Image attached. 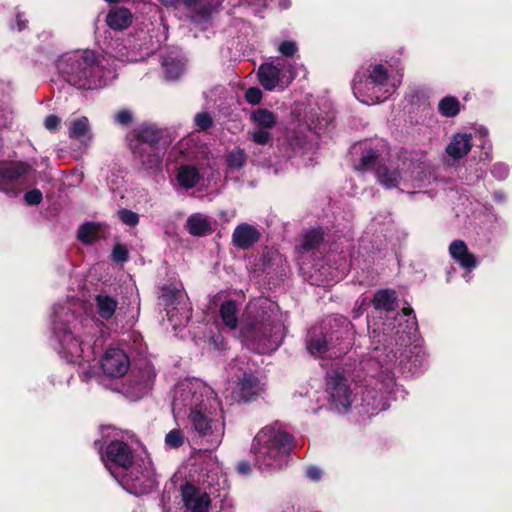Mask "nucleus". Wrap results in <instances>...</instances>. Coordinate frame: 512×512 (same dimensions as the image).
I'll list each match as a JSON object with an SVG mask.
<instances>
[{"mask_svg": "<svg viewBox=\"0 0 512 512\" xmlns=\"http://www.w3.org/2000/svg\"><path fill=\"white\" fill-rule=\"evenodd\" d=\"M184 480H214L218 477V466L211 461H199L189 465Z\"/></svg>", "mask_w": 512, "mask_h": 512, "instance_id": "nucleus-14", "label": "nucleus"}, {"mask_svg": "<svg viewBox=\"0 0 512 512\" xmlns=\"http://www.w3.org/2000/svg\"><path fill=\"white\" fill-rule=\"evenodd\" d=\"M215 2L213 3L214 6H217L219 5L223 0H214Z\"/></svg>", "mask_w": 512, "mask_h": 512, "instance_id": "nucleus-62", "label": "nucleus"}, {"mask_svg": "<svg viewBox=\"0 0 512 512\" xmlns=\"http://www.w3.org/2000/svg\"><path fill=\"white\" fill-rule=\"evenodd\" d=\"M24 200H25L26 204H28V205H31V206L39 205L43 200V194L39 189L34 188V189L27 191L24 194Z\"/></svg>", "mask_w": 512, "mask_h": 512, "instance_id": "nucleus-48", "label": "nucleus"}, {"mask_svg": "<svg viewBox=\"0 0 512 512\" xmlns=\"http://www.w3.org/2000/svg\"><path fill=\"white\" fill-rule=\"evenodd\" d=\"M305 477L311 480H317L321 477V470L316 466H309L305 471Z\"/></svg>", "mask_w": 512, "mask_h": 512, "instance_id": "nucleus-52", "label": "nucleus"}, {"mask_svg": "<svg viewBox=\"0 0 512 512\" xmlns=\"http://www.w3.org/2000/svg\"><path fill=\"white\" fill-rule=\"evenodd\" d=\"M387 98H388V96H384V97L376 96L375 100H376V102H382V101H384Z\"/></svg>", "mask_w": 512, "mask_h": 512, "instance_id": "nucleus-58", "label": "nucleus"}, {"mask_svg": "<svg viewBox=\"0 0 512 512\" xmlns=\"http://www.w3.org/2000/svg\"><path fill=\"white\" fill-rule=\"evenodd\" d=\"M439 113L447 118H453L460 112V102L454 96H445L438 103Z\"/></svg>", "mask_w": 512, "mask_h": 512, "instance_id": "nucleus-34", "label": "nucleus"}, {"mask_svg": "<svg viewBox=\"0 0 512 512\" xmlns=\"http://www.w3.org/2000/svg\"><path fill=\"white\" fill-rule=\"evenodd\" d=\"M269 130L270 129H267V128H258L257 127L251 133L252 141L257 145L269 144L273 140L272 134Z\"/></svg>", "mask_w": 512, "mask_h": 512, "instance_id": "nucleus-40", "label": "nucleus"}, {"mask_svg": "<svg viewBox=\"0 0 512 512\" xmlns=\"http://www.w3.org/2000/svg\"><path fill=\"white\" fill-rule=\"evenodd\" d=\"M161 299L166 307L176 306L180 304L182 293L172 285H163L161 288Z\"/></svg>", "mask_w": 512, "mask_h": 512, "instance_id": "nucleus-36", "label": "nucleus"}, {"mask_svg": "<svg viewBox=\"0 0 512 512\" xmlns=\"http://www.w3.org/2000/svg\"><path fill=\"white\" fill-rule=\"evenodd\" d=\"M274 66L280 67L281 75H284L283 70L287 69V71L290 74L291 79H294V77H295L294 66L292 64L288 63L286 60L279 58L276 60V63L274 64Z\"/></svg>", "mask_w": 512, "mask_h": 512, "instance_id": "nucleus-51", "label": "nucleus"}, {"mask_svg": "<svg viewBox=\"0 0 512 512\" xmlns=\"http://www.w3.org/2000/svg\"><path fill=\"white\" fill-rule=\"evenodd\" d=\"M200 0H181V5H184L188 9L195 8Z\"/></svg>", "mask_w": 512, "mask_h": 512, "instance_id": "nucleus-54", "label": "nucleus"}, {"mask_svg": "<svg viewBox=\"0 0 512 512\" xmlns=\"http://www.w3.org/2000/svg\"><path fill=\"white\" fill-rule=\"evenodd\" d=\"M189 420L193 429L198 432L199 435L205 436L212 432L213 420L201 410L196 408L191 409Z\"/></svg>", "mask_w": 512, "mask_h": 512, "instance_id": "nucleus-26", "label": "nucleus"}, {"mask_svg": "<svg viewBox=\"0 0 512 512\" xmlns=\"http://www.w3.org/2000/svg\"><path fill=\"white\" fill-rule=\"evenodd\" d=\"M198 131H207L213 126V119L207 112L197 113L194 118Z\"/></svg>", "mask_w": 512, "mask_h": 512, "instance_id": "nucleus-42", "label": "nucleus"}, {"mask_svg": "<svg viewBox=\"0 0 512 512\" xmlns=\"http://www.w3.org/2000/svg\"><path fill=\"white\" fill-rule=\"evenodd\" d=\"M54 335L60 344L62 357L69 363L80 364L84 359V342L65 324L55 326Z\"/></svg>", "mask_w": 512, "mask_h": 512, "instance_id": "nucleus-8", "label": "nucleus"}, {"mask_svg": "<svg viewBox=\"0 0 512 512\" xmlns=\"http://www.w3.org/2000/svg\"><path fill=\"white\" fill-rule=\"evenodd\" d=\"M100 229L99 223L85 222L78 229L77 239L85 245H91L96 241Z\"/></svg>", "mask_w": 512, "mask_h": 512, "instance_id": "nucleus-31", "label": "nucleus"}, {"mask_svg": "<svg viewBox=\"0 0 512 512\" xmlns=\"http://www.w3.org/2000/svg\"><path fill=\"white\" fill-rule=\"evenodd\" d=\"M472 136L467 133H456L446 147V153L454 160L465 157L472 149Z\"/></svg>", "mask_w": 512, "mask_h": 512, "instance_id": "nucleus-16", "label": "nucleus"}, {"mask_svg": "<svg viewBox=\"0 0 512 512\" xmlns=\"http://www.w3.org/2000/svg\"><path fill=\"white\" fill-rule=\"evenodd\" d=\"M375 177L377 182L388 190L398 188L402 178L397 166L387 165L386 163L378 164L375 169Z\"/></svg>", "mask_w": 512, "mask_h": 512, "instance_id": "nucleus-15", "label": "nucleus"}, {"mask_svg": "<svg viewBox=\"0 0 512 512\" xmlns=\"http://www.w3.org/2000/svg\"><path fill=\"white\" fill-rule=\"evenodd\" d=\"M119 219L128 226L134 227L139 223V215L129 209L122 208L118 211Z\"/></svg>", "mask_w": 512, "mask_h": 512, "instance_id": "nucleus-43", "label": "nucleus"}, {"mask_svg": "<svg viewBox=\"0 0 512 512\" xmlns=\"http://www.w3.org/2000/svg\"><path fill=\"white\" fill-rule=\"evenodd\" d=\"M107 3H110V4H116L118 3L120 0H105Z\"/></svg>", "mask_w": 512, "mask_h": 512, "instance_id": "nucleus-61", "label": "nucleus"}, {"mask_svg": "<svg viewBox=\"0 0 512 512\" xmlns=\"http://www.w3.org/2000/svg\"><path fill=\"white\" fill-rule=\"evenodd\" d=\"M16 25L19 31H22L28 27V20L24 13L18 12L16 14Z\"/></svg>", "mask_w": 512, "mask_h": 512, "instance_id": "nucleus-53", "label": "nucleus"}, {"mask_svg": "<svg viewBox=\"0 0 512 512\" xmlns=\"http://www.w3.org/2000/svg\"><path fill=\"white\" fill-rule=\"evenodd\" d=\"M128 493L134 496H142L152 491L154 482H118Z\"/></svg>", "mask_w": 512, "mask_h": 512, "instance_id": "nucleus-37", "label": "nucleus"}, {"mask_svg": "<svg viewBox=\"0 0 512 512\" xmlns=\"http://www.w3.org/2000/svg\"><path fill=\"white\" fill-rule=\"evenodd\" d=\"M57 67L66 82L81 89H92L102 78L99 57L88 49L65 55Z\"/></svg>", "mask_w": 512, "mask_h": 512, "instance_id": "nucleus-3", "label": "nucleus"}, {"mask_svg": "<svg viewBox=\"0 0 512 512\" xmlns=\"http://www.w3.org/2000/svg\"><path fill=\"white\" fill-rule=\"evenodd\" d=\"M185 227L189 234L195 237H202L212 233L209 219L199 213L190 215L186 220Z\"/></svg>", "mask_w": 512, "mask_h": 512, "instance_id": "nucleus-22", "label": "nucleus"}, {"mask_svg": "<svg viewBox=\"0 0 512 512\" xmlns=\"http://www.w3.org/2000/svg\"><path fill=\"white\" fill-rule=\"evenodd\" d=\"M201 14H202L203 17H208L209 16V13H208V11L205 8L201 10Z\"/></svg>", "mask_w": 512, "mask_h": 512, "instance_id": "nucleus-60", "label": "nucleus"}, {"mask_svg": "<svg viewBox=\"0 0 512 512\" xmlns=\"http://www.w3.org/2000/svg\"><path fill=\"white\" fill-rule=\"evenodd\" d=\"M306 144V138L296 132L287 133L282 139H279V151L282 157L292 158Z\"/></svg>", "mask_w": 512, "mask_h": 512, "instance_id": "nucleus-20", "label": "nucleus"}, {"mask_svg": "<svg viewBox=\"0 0 512 512\" xmlns=\"http://www.w3.org/2000/svg\"><path fill=\"white\" fill-rule=\"evenodd\" d=\"M181 495L184 506L189 512H209L211 504L209 494L192 482H186L181 487Z\"/></svg>", "mask_w": 512, "mask_h": 512, "instance_id": "nucleus-11", "label": "nucleus"}, {"mask_svg": "<svg viewBox=\"0 0 512 512\" xmlns=\"http://www.w3.org/2000/svg\"><path fill=\"white\" fill-rule=\"evenodd\" d=\"M241 336L251 341L255 350L264 353L279 345L280 326L273 321L246 323L240 329Z\"/></svg>", "mask_w": 512, "mask_h": 512, "instance_id": "nucleus-4", "label": "nucleus"}, {"mask_svg": "<svg viewBox=\"0 0 512 512\" xmlns=\"http://www.w3.org/2000/svg\"><path fill=\"white\" fill-rule=\"evenodd\" d=\"M389 80L388 70L382 64H376L368 74V83L375 86L384 87Z\"/></svg>", "mask_w": 512, "mask_h": 512, "instance_id": "nucleus-35", "label": "nucleus"}, {"mask_svg": "<svg viewBox=\"0 0 512 512\" xmlns=\"http://www.w3.org/2000/svg\"><path fill=\"white\" fill-rule=\"evenodd\" d=\"M135 392L141 395L152 388V384L156 378V373L152 365L149 363L144 364L135 376Z\"/></svg>", "mask_w": 512, "mask_h": 512, "instance_id": "nucleus-24", "label": "nucleus"}, {"mask_svg": "<svg viewBox=\"0 0 512 512\" xmlns=\"http://www.w3.org/2000/svg\"><path fill=\"white\" fill-rule=\"evenodd\" d=\"M111 259L116 263H125L129 260V251L126 245L116 243L113 246Z\"/></svg>", "mask_w": 512, "mask_h": 512, "instance_id": "nucleus-41", "label": "nucleus"}, {"mask_svg": "<svg viewBox=\"0 0 512 512\" xmlns=\"http://www.w3.org/2000/svg\"><path fill=\"white\" fill-rule=\"evenodd\" d=\"M371 304L375 310L393 312L398 307L397 293L393 289H379L374 293Z\"/></svg>", "mask_w": 512, "mask_h": 512, "instance_id": "nucleus-19", "label": "nucleus"}, {"mask_svg": "<svg viewBox=\"0 0 512 512\" xmlns=\"http://www.w3.org/2000/svg\"><path fill=\"white\" fill-rule=\"evenodd\" d=\"M32 166L23 161L0 162V191L13 192L16 183L31 172Z\"/></svg>", "mask_w": 512, "mask_h": 512, "instance_id": "nucleus-9", "label": "nucleus"}, {"mask_svg": "<svg viewBox=\"0 0 512 512\" xmlns=\"http://www.w3.org/2000/svg\"><path fill=\"white\" fill-rule=\"evenodd\" d=\"M179 477H182L180 472L174 474V476L170 480H179Z\"/></svg>", "mask_w": 512, "mask_h": 512, "instance_id": "nucleus-59", "label": "nucleus"}, {"mask_svg": "<svg viewBox=\"0 0 512 512\" xmlns=\"http://www.w3.org/2000/svg\"><path fill=\"white\" fill-rule=\"evenodd\" d=\"M90 130L87 117L82 116L71 122L69 127V137L81 139L85 137Z\"/></svg>", "mask_w": 512, "mask_h": 512, "instance_id": "nucleus-38", "label": "nucleus"}, {"mask_svg": "<svg viewBox=\"0 0 512 512\" xmlns=\"http://www.w3.org/2000/svg\"><path fill=\"white\" fill-rule=\"evenodd\" d=\"M402 312H403V314H404V315H406V316H410V315H412V314L414 313L413 309H412V308H410V307H405V308H403V309H402Z\"/></svg>", "mask_w": 512, "mask_h": 512, "instance_id": "nucleus-57", "label": "nucleus"}, {"mask_svg": "<svg viewBox=\"0 0 512 512\" xmlns=\"http://www.w3.org/2000/svg\"><path fill=\"white\" fill-rule=\"evenodd\" d=\"M389 345L392 347L391 352H393L394 357H397L398 352H400V356H403L402 348H407L411 345L410 333L407 332L405 328L399 326L394 333V337L389 342Z\"/></svg>", "mask_w": 512, "mask_h": 512, "instance_id": "nucleus-32", "label": "nucleus"}, {"mask_svg": "<svg viewBox=\"0 0 512 512\" xmlns=\"http://www.w3.org/2000/svg\"><path fill=\"white\" fill-rule=\"evenodd\" d=\"M324 242V232L321 228H315L307 231L302 238V252H310L319 248Z\"/></svg>", "mask_w": 512, "mask_h": 512, "instance_id": "nucleus-30", "label": "nucleus"}, {"mask_svg": "<svg viewBox=\"0 0 512 512\" xmlns=\"http://www.w3.org/2000/svg\"><path fill=\"white\" fill-rule=\"evenodd\" d=\"M163 67L167 79L175 80L182 74L183 69L181 63L173 58H165Z\"/></svg>", "mask_w": 512, "mask_h": 512, "instance_id": "nucleus-39", "label": "nucleus"}, {"mask_svg": "<svg viewBox=\"0 0 512 512\" xmlns=\"http://www.w3.org/2000/svg\"><path fill=\"white\" fill-rule=\"evenodd\" d=\"M248 160V154L241 147H235L225 154V164L227 171L235 172L242 169Z\"/></svg>", "mask_w": 512, "mask_h": 512, "instance_id": "nucleus-28", "label": "nucleus"}, {"mask_svg": "<svg viewBox=\"0 0 512 512\" xmlns=\"http://www.w3.org/2000/svg\"><path fill=\"white\" fill-rule=\"evenodd\" d=\"M130 366L129 357L120 348H109L101 359L103 372L110 377L124 376Z\"/></svg>", "mask_w": 512, "mask_h": 512, "instance_id": "nucleus-10", "label": "nucleus"}, {"mask_svg": "<svg viewBox=\"0 0 512 512\" xmlns=\"http://www.w3.org/2000/svg\"><path fill=\"white\" fill-rule=\"evenodd\" d=\"M250 121L258 128L272 129L277 124V115L267 108H256L250 113Z\"/></svg>", "mask_w": 512, "mask_h": 512, "instance_id": "nucleus-25", "label": "nucleus"}, {"mask_svg": "<svg viewBox=\"0 0 512 512\" xmlns=\"http://www.w3.org/2000/svg\"><path fill=\"white\" fill-rule=\"evenodd\" d=\"M497 170H499V173H501L502 175H506L507 174V169L503 165H495L493 171L496 172Z\"/></svg>", "mask_w": 512, "mask_h": 512, "instance_id": "nucleus-56", "label": "nucleus"}, {"mask_svg": "<svg viewBox=\"0 0 512 512\" xmlns=\"http://www.w3.org/2000/svg\"><path fill=\"white\" fill-rule=\"evenodd\" d=\"M294 447V437L279 422L266 425L253 439L254 466L266 477L288 464Z\"/></svg>", "mask_w": 512, "mask_h": 512, "instance_id": "nucleus-2", "label": "nucleus"}, {"mask_svg": "<svg viewBox=\"0 0 512 512\" xmlns=\"http://www.w3.org/2000/svg\"><path fill=\"white\" fill-rule=\"evenodd\" d=\"M261 238L260 231L251 224L241 223L237 225L232 234L233 245L241 250H248Z\"/></svg>", "mask_w": 512, "mask_h": 512, "instance_id": "nucleus-12", "label": "nucleus"}, {"mask_svg": "<svg viewBox=\"0 0 512 512\" xmlns=\"http://www.w3.org/2000/svg\"><path fill=\"white\" fill-rule=\"evenodd\" d=\"M126 141L138 172L153 174L162 171L164 156L172 143L166 129L142 123L126 136Z\"/></svg>", "mask_w": 512, "mask_h": 512, "instance_id": "nucleus-1", "label": "nucleus"}, {"mask_svg": "<svg viewBox=\"0 0 512 512\" xmlns=\"http://www.w3.org/2000/svg\"><path fill=\"white\" fill-rule=\"evenodd\" d=\"M219 314L225 326L232 330L236 329L238 325V308L234 300L227 299L223 301L220 305Z\"/></svg>", "mask_w": 512, "mask_h": 512, "instance_id": "nucleus-27", "label": "nucleus"}, {"mask_svg": "<svg viewBox=\"0 0 512 512\" xmlns=\"http://www.w3.org/2000/svg\"><path fill=\"white\" fill-rule=\"evenodd\" d=\"M61 123L57 115L50 114L45 118L44 126L49 131H56Z\"/></svg>", "mask_w": 512, "mask_h": 512, "instance_id": "nucleus-50", "label": "nucleus"}, {"mask_svg": "<svg viewBox=\"0 0 512 512\" xmlns=\"http://www.w3.org/2000/svg\"><path fill=\"white\" fill-rule=\"evenodd\" d=\"M107 469L114 475V469L128 471L134 464V452L130 445L122 440L110 441L102 455Z\"/></svg>", "mask_w": 512, "mask_h": 512, "instance_id": "nucleus-7", "label": "nucleus"}, {"mask_svg": "<svg viewBox=\"0 0 512 512\" xmlns=\"http://www.w3.org/2000/svg\"><path fill=\"white\" fill-rule=\"evenodd\" d=\"M200 171L193 165L183 164L177 168L176 181L186 190L194 188L201 180Z\"/></svg>", "mask_w": 512, "mask_h": 512, "instance_id": "nucleus-21", "label": "nucleus"}, {"mask_svg": "<svg viewBox=\"0 0 512 512\" xmlns=\"http://www.w3.org/2000/svg\"><path fill=\"white\" fill-rule=\"evenodd\" d=\"M450 256L467 271H471L478 265L476 256L471 253L467 244L460 239L454 240L449 245Z\"/></svg>", "mask_w": 512, "mask_h": 512, "instance_id": "nucleus-13", "label": "nucleus"}, {"mask_svg": "<svg viewBox=\"0 0 512 512\" xmlns=\"http://www.w3.org/2000/svg\"><path fill=\"white\" fill-rule=\"evenodd\" d=\"M97 312L102 319L109 320L117 309V301L109 295H97L95 297Z\"/></svg>", "mask_w": 512, "mask_h": 512, "instance_id": "nucleus-29", "label": "nucleus"}, {"mask_svg": "<svg viewBox=\"0 0 512 512\" xmlns=\"http://www.w3.org/2000/svg\"><path fill=\"white\" fill-rule=\"evenodd\" d=\"M212 340H214L216 343H219V340L215 339V337H212Z\"/></svg>", "mask_w": 512, "mask_h": 512, "instance_id": "nucleus-64", "label": "nucleus"}, {"mask_svg": "<svg viewBox=\"0 0 512 512\" xmlns=\"http://www.w3.org/2000/svg\"><path fill=\"white\" fill-rule=\"evenodd\" d=\"M183 442L182 433L178 429H173L166 434L165 443L171 448H179Z\"/></svg>", "mask_w": 512, "mask_h": 512, "instance_id": "nucleus-44", "label": "nucleus"}, {"mask_svg": "<svg viewBox=\"0 0 512 512\" xmlns=\"http://www.w3.org/2000/svg\"><path fill=\"white\" fill-rule=\"evenodd\" d=\"M253 466L247 460H241L236 464V471L240 477L251 476Z\"/></svg>", "mask_w": 512, "mask_h": 512, "instance_id": "nucleus-49", "label": "nucleus"}, {"mask_svg": "<svg viewBox=\"0 0 512 512\" xmlns=\"http://www.w3.org/2000/svg\"><path fill=\"white\" fill-rule=\"evenodd\" d=\"M264 392L259 377L251 369L236 377L231 387V400L236 403H249L257 400Z\"/></svg>", "mask_w": 512, "mask_h": 512, "instance_id": "nucleus-6", "label": "nucleus"}, {"mask_svg": "<svg viewBox=\"0 0 512 512\" xmlns=\"http://www.w3.org/2000/svg\"><path fill=\"white\" fill-rule=\"evenodd\" d=\"M327 401L331 409L337 412H346L352 405L355 394L348 378L339 371H332L326 375Z\"/></svg>", "mask_w": 512, "mask_h": 512, "instance_id": "nucleus-5", "label": "nucleus"}, {"mask_svg": "<svg viewBox=\"0 0 512 512\" xmlns=\"http://www.w3.org/2000/svg\"><path fill=\"white\" fill-rule=\"evenodd\" d=\"M212 340H214L216 343H219V340L215 339V337H212Z\"/></svg>", "mask_w": 512, "mask_h": 512, "instance_id": "nucleus-63", "label": "nucleus"}, {"mask_svg": "<svg viewBox=\"0 0 512 512\" xmlns=\"http://www.w3.org/2000/svg\"><path fill=\"white\" fill-rule=\"evenodd\" d=\"M278 51L283 56L293 57L297 53L298 47H297L296 42L291 41V40H284L280 43V45L278 47Z\"/></svg>", "mask_w": 512, "mask_h": 512, "instance_id": "nucleus-46", "label": "nucleus"}, {"mask_svg": "<svg viewBox=\"0 0 512 512\" xmlns=\"http://www.w3.org/2000/svg\"><path fill=\"white\" fill-rule=\"evenodd\" d=\"M258 80L261 86L267 90H274L280 83L281 78L285 75H281V69L278 66H274V63H263L258 69Z\"/></svg>", "mask_w": 512, "mask_h": 512, "instance_id": "nucleus-17", "label": "nucleus"}, {"mask_svg": "<svg viewBox=\"0 0 512 512\" xmlns=\"http://www.w3.org/2000/svg\"><path fill=\"white\" fill-rule=\"evenodd\" d=\"M132 20V12L124 6L112 7L106 16L107 25L117 31L127 29L132 24Z\"/></svg>", "mask_w": 512, "mask_h": 512, "instance_id": "nucleus-18", "label": "nucleus"}, {"mask_svg": "<svg viewBox=\"0 0 512 512\" xmlns=\"http://www.w3.org/2000/svg\"><path fill=\"white\" fill-rule=\"evenodd\" d=\"M114 121L121 126H129L133 122V113L129 109H121L115 113Z\"/></svg>", "mask_w": 512, "mask_h": 512, "instance_id": "nucleus-45", "label": "nucleus"}, {"mask_svg": "<svg viewBox=\"0 0 512 512\" xmlns=\"http://www.w3.org/2000/svg\"><path fill=\"white\" fill-rule=\"evenodd\" d=\"M166 7H178L181 5V0H160Z\"/></svg>", "mask_w": 512, "mask_h": 512, "instance_id": "nucleus-55", "label": "nucleus"}, {"mask_svg": "<svg viewBox=\"0 0 512 512\" xmlns=\"http://www.w3.org/2000/svg\"><path fill=\"white\" fill-rule=\"evenodd\" d=\"M263 97L262 91L258 87H250L246 90L244 98L251 105H257Z\"/></svg>", "mask_w": 512, "mask_h": 512, "instance_id": "nucleus-47", "label": "nucleus"}, {"mask_svg": "<svg viewBox=\"0 0 512 512\" xmlns=\"http://www.w3.org/2000/svg\"><path fill=\"white\" fill-rule=\"evenodd\" d=\"M308 351L314 356H321L329 349V339L326 335H311L306 341Z\"/></svg>", "mask_w": 512, "mask_h": 512, "instance_id": "nucleus-33", "label": "nucleus"}, {"mask_svg": "<svg viewBox=\"0 0 512 512\" xmlns=\"http://www.w3.org/2000/svg\"><path fill=\"white\" fill-rule=\"evenodd\" d=\"M381 155L382 153L378 149L365 148L361 153L358 164L354 166V169L361 173L369 171L375 172L378 164H382Z\"/></svg>", "mask_w": 512, "mask_h": 512, "instance_id": "nucleus-23", "label": "nucleus"}]
</instances>
